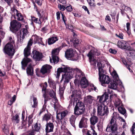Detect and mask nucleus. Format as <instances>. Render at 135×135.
I'll return each instance as SVG.
<instances>
[{
  "label": "nucleus",
  "mask_w": 135,
  "mask_h": 135,
  "mask_svg": "<svg viewBox=\"0 0 135 135\" xmlns=\"http://www.w3.org/2000/svg\"><path fill=\"white\" fill-rule=\"evenodd\" d=\"M75 103L76 105L74 108V114L79 116L84 114L85 108L84 103L81 101H80L77 98H74L73 103L74 105Z\"/></svg>",
  "instance_id": "1"
},
{
  "label": "nucleus",
  "mask_w": 135,
  "mask_h": 135,
  "mask_svg": "<svg viewBox=\"0 0 135 135\" xmlns=\"http://www.w3.org/2000/svg\"><path fill=\"white\" fill-rule=\"evenodd\" d=\"M115 118L112 117L110 123L107 125L106 129V131L108 132H112V133H115L117 130V125L115 120Z\"/></svg>",
  "instance_id": "2"
},
{
  "label": "nucleus",
  "mask_w": 135,
  "mask_h": 135,
  "mask_svg": "<svg viewBox=\"0 0 135 135\" xmlns=\"http://www.w3.org/2000/svg\"><path fill=\"white\" fill-rule=\"evenodd\" d=\"M3 50L5 54L11 57V58H12L15 52V50L14 48L13 45L9 43H8L6 45Z\"/></svg>",
  "instance_id": "3"
},
{
  "label": "nucleus",
  "mask_w": 135,
  "mask_h": 135,
  "mask_svg": "<svg viewBox=\"0 0 135 135\" xmlns=\"http://www.w3.org/2000/svg\"><path fill=\"white\" fill-rule=\"evenodd\" d=\"M70 79V76L69 75H66V74L62 75V79L60 81V83L64 80L63 85L60 86L59 88V91L61 96L63 95L64 90L65 89V86L67 83L69 82V80Z\"/></svg>",
  "instance_id": "4"
},
{
  "label": "nucleus",
  "mask_w": 135,
  "mask_h": 135,
  "mask_svg": "<svg viewBox=\"0 0 135 135\" xmlns=\"http://www.w3.org/2000/svg\"><path fill=\"white\" fill-rule=\"evenodd\" d=\"M109 113L108 108L106 106L103 107L102 105L98 106L97 113L98 115L102 116L104 115L107 116L108 115Z\"/></svg>",
  "instance_id": "5"
},
{
  "label": "nucleus",
  "mask_w": 135,
  "mask_h": 135,
  "mask_svg": "<svg viewBox=\"0 0 135 135\" xmlns=\"http://www.w3.org/2000/svg\"><path fill=\"white\" fill-rule=\"evenodd\" d=\"M118 47L122 49H125L128 51H134L133 49L131 48L129 44L127 41L123 40H120L118 41L117 42Z\"/></svg>",
  "instance_id": "6"
},
{
  "label": "nucleus",
  "mask_w": 135,
  "mask_h": 135,
  "mask_svg": "<svg viewBox=\"0 0 135 135\" xmlns=\"http://www.w3.org/2000/svg\"><path fill=\"white\" fill-rule=\"evenodd\" d=\"M21 27V23L16 20H13L10 22V29L14 33H16Z\"/></svg>",
  "instance_id": "7"
},
{
  "label": "nucleus",
  "mask_w": 135,
  "mask_h": 135,
  "mask_svg": "<svg viewBox=\"0 0 135 135\" xmlns=\"http://www.w3.org/2000/svg\"><path fill=\"white\" fill-rule=\"evenodd\" d=\"M115 106L118 108V110L119 112L121 114L124 115L126 117L127 116V114H126V110L125 109L120 106L122 105V103L121 100L119 99H116L114 103Z\"/></svg>",
  "instance_id": "8"
},
{
  "label": "nucleus",
  "mask_w": 135,
  "mask_h": 135,
  "mask_svg": "<svg viewBox=\"0 0 135 135\" xmlns=\"http://www.w3.org/2000/svg\"><path fill=\"white\" fill-rule=\"evenodd\" d=\"M114 76L115 77V79L113 80H110V83L108 84L109 88L113 89H117L118 83V81L119 77L116 72L113 73Z\"/></svg>",
  "instance_id": "9"
},
{
  "label": "nucleus",
  "mask_w": 135,
  "mask_h": 135,
  "mask_svg": "<svg viewBox=\"0 0 135 135\" xmlns=\"http://www.w3.org/2000/svg\"><path fill=\"white\" fill-rule=\"evenodd\" d=\"M28 53H26V55H25V52H24L25 57L23 59L21 62L22 68L23 70H25V68L27 66L28 64L32 61L31 59L27 57L29 56L30 55V54L29 55Z\"/></svg>",
  "instance_id": "10"
},
{
  "label": "nucleus",
  "mask_w": 135,
  "mask_h": 135,
  "mask_svg": "<svg viewBox=\"0 0 135 135\" xmlns=\"http://www.w3.org/2000/svg\"><path fill=\"white\" fill-rule=\"evenodd\" d=\"M32 55H33V58L36 61H39L42 58L43 56L42 53L38 51L33 50L32 53Z\"/></svg>",
  "instance_id": "11"
},
{
  "label": "nucleus",
  "mask_w": 135,
  "mask_h": 135,
  "mask_svg": "<svg viewBox=\"0 0 135 135\" xmlns=\"http://www.w3.org/2000/svg\"><path fill=\"white\" fill-rule=\"evenodd\" d=\"M52 67L51 66L47 64H46L42 66L41 69L40 73L43 75L46 74H48L51 71V69Z\"/></svg>",
  "instance_id": "12"
},
{
  "label": "nucleus",
  "mask_w": 135,
  "mask_h": 135,
  "mask_svg": "<svg viewBox=\"0 0 135 135\" xmlns=\"http://www.w3.org/2000/svg\"><path fill=\"white\" fill-rule=\"evenodd\" d=\"M45 132L46 133L53 131L54 125L53 123L49 122H47L45 125Z\"/></svg>",
  "instance_id": "13"
},
{
  "label": "nucleus",
  "mask_w": 135,
  "mask_h": 135,
  "mask_svg": "<svg viewBox=\"0 0 135 135\" xmlns=\"http://www.w3.org/2000/svg\"><path fill=\"white\" fill-rule=\"evenodd\" d=\"M28 33V31L26 28H23L21 29L18 33V35H19V37L20 36V42H22L23 39L25 37V36Z\"/></svg>",
  "instance_id": "14"
},
{
  "label": "nucleus",
  "mask_w": 135,
  "mask_h": 135,
  "mask_svg": "<svg viewBox=\"0 0 135 135\" xmlns=\"http://www.w3.org/2000/svg\"><path fill=\"white\" fill-rule=\"evenodd\" d=\"M99 79L100 81L103 84H109L110 80L109 76L105 75L101 76L100 78L99 77Z\"/></svg>",
  "instance_id": "15"
},
{
  "label": "nucleus",
  "mask_w": 135,
  "mask_h": 135,
  "mask_svg": "<svg viewBox=\"0 0 135 135\" xmlns=\"http://www.w3.org/2000/svg\"><path fill=\"white\" fill-rule=\"evenodd\" d=\"M88 119L84 117H82L80 120V121L79 126L80 128H86L87 126V121Z\"/></svg>",
  "instance_id": "16"
},
{
  "label": "nucleus",
  "mask_w": 135,
  "mask_h": 135,
  "mask_svg": "<svg viewBox=\"0 0 135 135\" xmlns=\"http://www.w3.org/2000/svg\"><path fill=\"white\" fill-rule=\"evenodd\" d=\"M33 38L30 39L28 42L27 45V47L25 48L24 50V52H25V55H26V53H29V55L31 54V47L33 44Z\"/></svg>",
  "instance_id": "17"
},
{
  "label": "nucleus",
  "mask_w": 135,
  "mask_h": 135,
  "mask_svg": "<svg viewBox=\"0 0 135 135\" xmlns=\"http://www.w3.org/2000/svg\"><path fill=\"white\" fill-rule=\"evenodd\" d=\"M53 36L47 39V42L49 45H50L53 44L59 40L58 37L54 35Z\"/></svg>",
  "instance_id": "18"
},
{
  "label": "nucleus",
  "mask_w": 135,
  "mask_h": 135,
  "mask_svg": "<svg viewBox=\"0 0 135 135\" xmlns=\"http://www.w3.org/2000/svg\"><path fill=\"white\" fill-rule=\"evenodd\" d=\"M74 54L73 50L71 49H69L67 50L65 52V56L68 59L70 60Z\"/></svg>",
  "instance_id": "19"
},
{
  "label": "nucleus",
  "mask_w": 135,
  "mask_h": 135,
  "mask_svg": "<svg viewBox=\"0 0 135 135\" xmlns=\"http://www.w3.org/2000/svg\"><path fill=\"white\" fill-rule=\"evenodd\" d=\"M55 91L52 89H47L46 92L51 97L56 100H57V99L56 96V93Z\"/></svg>",
  "instance_id": "20"
},
{
  "label": "nucleus",
  "mask_w": 135,
  "mask_h": 135,
  "mask_svg": "<svg viewBox=\"0 0 135 135\" xmlns=\"http://www.w3.org/2000/svg\"><path fill=\"white\" fill-rule=\"evenodd\" d=\"M81 85L83 87L86 88L89 85L88 82L85 77H83L80 81Z\"/></svg>",
  "instance_id": "21"
},
{
  "label": "nucleus",
  "mask_w": 135,
  "mask_h": 135,
  "mask_svg": "<svg viewBox=\"0 0 135 135\" xmlns=\"http://www.w3.org/2000/svg\"><path fill=\"white\" fill-rule=\"evenodd\" d=\"M26 72L28 75H33V68L32 66V64H30L28 66L26 69Z\"/></svg>",
  "instance_id": "22"
},
{
  "label": "nucleus",
  "mask_w": 135,
  "mask_h": 135,
  "mask_svg": "<svg viewBox=\"0 0 135 135\" xmlns=\"http://www.w3.org/2000/svg\"><path fill=\"white\" fill-rule=\"evenodd\" d=\"M81 93L80 90L78 89L77 90H75L73 91L71 96L72 98L74 96L80 97Z\"/></svg>",
  "instance_id": "23"
},
{
  "label": "nucleus",
  "mask_w": 135,
  "mask_h": 135,
  "mask_svg": "<svg viewBox=\"0 0 135 135\" xmlns=\"http://www.w3.org/2000/svg\"><path fill=\"white\" fill-rule=\"evenodd\" d=\"M31 18L32 23L34 22L40 25H41L42 23V21H41V20H40V17H39L38 19L33 16H31Z\"/></svg>",
  "instance_id": "24"
},
{
  "label": "nucleus",
  "mask_w": 135,
  "mask_h": 135,
  "mask_svg": "<svg viewBox=\"0 0 135 135\" xmlns=\"http://www.w3.org/2000/svg\"><path fill=\"white\" fill-rule=\"evenodd\" d=\"M43 13V12H38V15L39 17H40V20H41V19H42V20L41 21H42V22L43 21H44L45 22V21L47 20V15H46L45 14L44 15L43 14L42 15V13Z\"/></svg>",
  "instance_id": "25"
},
{
  "label": "nucleus",
  "mask_w": 135,
  "mask_h": 135,
  "mask_svg": "<svg viewBox=\"0 0 135 135\" xmlns=\"http://www.w3.org/2000/svg\"><path fill=\"white\" fill-rule=\"evenodd\" d=\"M93 97L90 95H88L84 98V101L88 104H91L93 102Z\"/></svg>",
  "instance_id": "26"
},
{
  "label": "nucleus",
  "mask_w": 135,
  "mask_h": 135,
  "mask_svg": "<svg viewBox=\"0 0 135 135\" xmlns=\"http://www.w3.org/2000/svg\"><path fill=\"white\" fill-rule=\"evenodd\" d=\"M98 118L96 116L93 115L90 119L91 124L94 126L98 121Z\"/></svg>",
  "instance_id": "27"
},
{
  "label": "nucleus",
  "mask_w": 135,
  "mask_h": 135,
  "mask_svg": "<svg viewBox=\"0 0 135 135\" xmlns=\"http://www.w3.org/2000/svg\"><path fill=\"white\" fill-rule=\"evenodd\" d=\"M48 83L52 88L56 91V87L55 82L51 79L49 78L48 80Z\"/></svg>",
  "instance_id": "28"
},
{
  "label": "nucleus",
  "mask_w": 135,
  "mask_h": 135,
  "mask_svg": "<svg viewBox=\"0 0 135 135\" xmlns=\"http://www.w3.org/2000/svg\"><path fill=\"white\" fill-rule=\"evenodd\" d=\"M15 10L16 13V16L18 20L23 21L24 18L22 14L21 13H18L19 11L18 10L16 9H15Z\"/></svg>",
  "instance_id": "29"
},
{
  "label": "nucleus",
  "mask_w": 135,
  "mask_h": 135,
  "mask_svg": "<svg viewBox=\"0 0 135 135\" xmlns=\"http://www.w3.org/2000/svg\"><path fill=\"white\" fill-rule=\"evenodd\" d=\"M34 127V129H33V130L32 131H33L35 133V132H38L40 131V130L41 127V126L40 123L38 124L37 123H36L35 124Z\"/></svg>",
  "instance_id": "30"
},
{
  "label": "nucleus",
  "mask_w": 135,
  "mask_h": 135,
  "mask_svg": "<svg viewBox=\"0 0 135 135\" xmlns=\"http://www.w3.org/2000/svg\"><path fill=\"white\" fill-rule=\"evenodd\" d=\"M63 66H64V67L62 68V71L63 72L65 73L64 74H66V75H69L70 76V78L71 79V76L70 75V73H69L70 71H68V70L69 71L70 70V68L68 67L67 66H65V65H63Z\"/></svg>",
  "instance_id": "31"
},
{
  "label": "nucleus",
  "mask_w": 135,
  "mask_h": 135,
  "mask_svg": "<svg viewBox=\"0 0 135 135\" xmlns=\"http://www.w3.org/2000/svg\"><path fill=\"white\" fill-rule=\"evenodd\" d=\"M51 114L50 113L45 114L42 118V121H46L48 122V121L51 119Z\"/></svg>",
  "instance_id": "32"
},
{
  "label": "nucleus",
  "mask_w": 135,
  "mask_h": 135,
  "mask_svg": "<svg viewBox=\"0 0 135 135\" xmlns=\"http://www.w3.org/2000/svg\"><path fill=\"white\" fill-rule=\"evenodd\" d=\"M76 118L75 116L72 115L70 118V124L74 128L76 127L75 123Z\"/></svg>",
  "instance_id": "33"
},
{
  "label": "nucleus",
  "mask_w": 135,
  "mask_h": 135,
  "mask_svg": "<svg viewBox=\"0 0 135 135\" xmlns=\"http://www.w3.org/2000/svg\"><path fill=\"white\" fill-rule=\"evenodd\" d=\"M40 86L42 88V91H44V92H46V91L47 89L46 88L47 86V84L46 82H45L44 83H41L40 85Z\"/></svg>",
  "instance_id": "34"
},
{
  "label": "nucleus",
  "mask_w": 135,
  "mask_h": 135,
  "mask_svg": "<svg viewBox=\"0 0 135 135\" xmlns=\"http://www.w3.org/2000/svg\"><path fill=\"white\" fill-rule=\"evenodd\" d=\"M43 97L44 98V102L45 104L46 102L49 100L51 99V98L49 96V94H47L46 92H44L43 94Z\"/></svg>",
  "instance_id": "35"
},
{
  "label": "nucleus",
  "mask_w": 135,
  "mask_h": 135,
  "mask_svg": "<svg viewBox=\"0 0 135 135\" xmlns=\"http://www.w3.org/2000/svg\"><path fill=\"white\" fill-rule=\"evenodd\" d=\"M33 104L32 105V107L33 108H36L38 105V101L37 98L35 97L34 96L33 97Z\"/></svg>",
  "instance_id": "36"
},
{
  "label": "nucleus",
  "mask_w": 135,
  "mask_h": 135,
  "mask_svg": "<svg viewBox=\"0 0 135 135\" xmlns=\"http://www.w3.org/2000/svg\"><path fill=\"white\" fill-rule=\"evenodd\" d=\"M61 49V47L60 46L58 48H56L53 50L52 51V55H58Z\"/></svg>",
  "instance_id": "37"
},
{
  "label": "nucleus",
  "mask_w": 135,
  "mask_h": 135,
  "mask_svg": "<svg viewBox=\"0 0 135 135\" xmlns=\"http://www.w3.org/2000/svg\"><path fill=\"white\" fill-rule=\"evenodd\" d=\"M33 37H34L33 40L34 44H36L40 40L41 37H40L36 35H33L31 38H33Z\"/></svg>",
  "instance_id": "38"
},
{
  "label": "nucleus",
  "mask_w": 135,
  "mask_h": 135,
  "mask_svg": "<svg viewBox=\"0 0 135 135\" xmlns=\"http://www.w3.org/2000/svg\"><path fill=\"white\" fill-rule=\"evenodd\" d=\"M86 135H97V133L92 128L90 130H88L86 133Z\"/></svg>",
  "instance_id": "39"
},
{
  "label": "nucleus",
  "mask_w": 135,
  "mask_h": 135,
  "mask_svg": "<svg viewBox=\"0 0 135 135\" xmlns=\"http://www.w3.org/2000/svg\"><path fill=\"white\" fill-rule=\"evenodd\" d=\"M97 100H98V102L101 103H103L105 102L104 101V95L103 94L102 96H97Z\"/></svg>",
  "instance_id": "40"
},
{
  "label": "nucleus",
  "mask_w": 135,
  "mask_h": 135,
  "mask_svg": "<svg viewBox=\"0 0 135 135\" xmlns=\"http://www.w3.org/2000/svg\"><path fill=\"white\" fill-rule=\"evenodd\" d=\"M11 119L13 121V120L15 121L16 123H18L20 122L19 116L17 114H16L15 116H13L11 118Z\"/></svg>",
  "instance_id": "41"
},
{
  "label": "nucleus",
  "mask_w": 135,
  "mask_h": 135,
  "mask_svg": "<svg viewBox=\"0 0 135 135\" xmlns=\"http://www.w3.org/2000/svg\"><path fill=\"white\" fill-rule=\"evenodd\" d=\"M99 76L100 78L101 76L105 75V71L102 68H99L98 69Z\"/></svg>",
  "instance_id": "42"
},
{
  "label": "nucleus",
  "mask_w": 135,
  "mask_h": 135,
  "mask_svg": "<svg viewBox=\"0 0 135 135\" xmlns=\"http://www.w3.org/2000/svg\"><path fill=\"white\" fill-rule=\"evenodd\" d=\"M89 5L91 6L95 7L96 5L95 0H87Z\"/></svg>",
  "instance_id": "43"
},
{
  "label": "nucleus",
  "mask_w": 135,
  "mask_h": 135,
  "mask_svg": "<svg viewBox=\"0 0 135 135\" xmlns=\"http://www.w3.org/2000/svg\"><path fill=\"white\" fill-rule=\"evenodd\" d=\"M52 59L53 62L54 63H57L59 60V58L58 57L55 55H52Z\"/></svg>",
  "instance_id": "44"
},
{
  "label": "nucleus",
  "mask_w": 135,
  "mask_h": 135,
  "mask_svg": "<svg viewBox=\"0 0 135 135\" xmlns=\"http://www.w3.org/2000/svg\"><path fill=\"white\" fill-rule=\"evenodd\" d=\"M73 43L74 46H77L78 44L80 43V41L77 38H74V39Z\"/></svg>",
  "instance_id": "45"
},
{
  "label": "nucleus",
  "mask_w": 135,
  "mask_h": 135,
  "mask_svg": "<svg viewBox=\"0 0 135 135\" xmlns=\"http://www.w3.org/2000/svg\"><path fill=\"white\" fill-rule=\"evenodd\" d=\"M79 57V56L78 54H74L73 56L72 57L70 60L73 61H76L78 60Z\"/></svg>",
  "instance_id": "46"
},
{
  "label": "nucleus",
  "mask_w": 135,
  "mask_h": 135,
  "mask_svg": "<svg viewBox=\"0 0 135 135\" xmlns=\"http://www.w3.org/2000/svg\"><path fill=\"white\" fill-rule=\"evenodd\" d=\"M122 8H123L124 7V10L126 11H128L129 9V11L131 13H132V11L131 8L129 7H127V6H125V5H124L122 6Z\"/></svg>",
  "instance_id": "47"
},
{
  "label": "nucleus",
  "mask_w": 135,
  "mask_h": 135,
  "mask_svg": "<svg viewBox=\"0 0 135 135\" xmlns=\"http://www.w3.org/2000/svg\"><path fill=\"white\" fill-rule=\"evenodd\" d=\"M67 11L68 12H71L73 10V8L72 6L70 4L69 6L66 7Z\"/></svg>",
  "instance_id": "48"
},
{
  "label": "nucleus",
  "mask_w": 135,
  "mask_h": 135,
  "mask_svg": "<svg viewBox=\"0 0 135 135\" xmlns=\"http://www.w3.org/2000/svg\"><path fill=\"white\" fill-rule=\"evenodd\" d=\"M61 13L62 16V20L65 25H66V22L67 21V19L66 17L65 16L64 13H62L61 12Z\"/></svg>",
  "instance_id": "49"
},
{
  "label": "nucleus",
  "mask_w": 135,
  "mask_h": 135,
  "mask_svg": "<svg viewBox=\"0 0 135 135\" xmlns=\"http://www.w3.org/2000/svg\"><path fill=\"white\" fill-rule=\"evenodd\" d=\"M58 7L61 11H64L66 9V7L63 5L60 4L58 5Z\"/></svg>",
  "instance_id": "50"
},
{
  "label": "nucleus",
  "mask_w": 135,
  "mask_h": 135,
  "mask_svg": "<svg viewBox=\"0 0 135 135\" xmlns=\"http://www.w3.org/2000/svg\"><path fill=\"white\" fill-rule=\"evenodd\" d=\"M88 54H89L90 56H91V55L93 56L96 55V52L94 50H91L90 51Z\"/></svg>",
  "instance_id": "51"
},
{
  "label": "nucleus",
  "mask_w": 135,
  "mask_h": 135,
  "mask_svg": "<svg viewBox=\"0 0 135 135\" xmlns=\"http://www.w3.org/2000/svg\"><path fill=\"white\" fill-rule=\"evenodd\" d=\"M84 75V73H81V74H76L75 76V78H76L78 79H80L81 77V76H83Z\"/></svg>",
  "instance_id": "52"
},
{
  "label": "nucleus",
  "mask_w": 135,
  "mask_h": 135,
  "mask_svg": "<svg viewBox=\"0 0 135 135\" xmlns=\"http://www.w3.org/2000/svg\"><path fill=\"white\" fill-rule=\"evenodd\" d=\"M61 118H64V117L66 115L67 113L65 111H63L60 113Z\"/></svg>",
  "instance_id": "53"
},
{
  "label": "nucleus",
  "mask_w": 135,
  "mask_h": 135,
  "mask_svg": "<svg viewBox=\"0 0 135 135\" xmlns=\"http://www.w3.org/2000/svg\"><path fill=\"white\" fill-rule=\"evenodd\" d=\"M66 120H65V119L64 118H61L60 121L61 122V123L62 126L65 125L66 124Z\"/></svg>",
  "instance_id": "54"
},
{
  "label": "nucleus",
  "mask_w": 135,
  "mask_h": 135,
  "mask_svg": "<svg viewBox=\"0 0 135 135\" xmlns=\"http://www.w3.org/2000/svg\"><path fill=\"white\" fill-rule=\"evenodd\" d=\"M34 8L35 9H36V11L37 12V15L38 14V12H43L44 11L43 10H40V11L38 10L37 6L35 3L34 4Z\"/></svg>",
  "instance_id": "55"
},
{
  "label": "nucleus",
  "mask_w": 135,
  "mask_h": 135,
  "mask_svg": "<svg viewBox=\"0 0 135 135\" xmlns=\"http://www.w3.org/2000/svg\"><path fill=\"white\" fill-rule=\"evenodd\" d=\"M109 52L111 54H115L116 53L117 51L116 50L110 49L109 50Z\"/></svg>",
  "instance_id": "56"
},
{
  "label": "nucleus",
  "mask_w": 135,
  "mask_h": 135,
  "mask_svg": "<svg viewBox=\"0 0 135 135\" xmlns=\"http://www.w3.org/2000/svg\"><path fill=\"white\" fill-rule=\"evenodd\" d=\"M115 35L121 39H123V35L122 33H119L118 35L116 34Z\"/></svg>",
  "instance_id": "57"
},
{
  "label": "nucleus",
  "mask_w": 135,
  "mask_h": 135,
  "mask_svg": "<svg viewBox=\"0 0 135 135\" xmlns=\"http://www.w3.org/2000/svg\"><path fill=\"white\" fill-rule=\"evenodd\" d=\"M75 70H76V74H81V73H83L78 68H76V69H75Z\"/></svg>",
  "instance_id": "58"
},
{
  "label": "nucleus",
  "mask_w": 135,
  "mask_h": 135,
  "mask_svg": "<svg viewBox=\"0 0 135 135\" xmlns=\"http://www.w3.org/2000/svg\"><path fill=\"white\" fill-rule=\"evenodd\" d=\"M135 123H134L133 124L132 127L131 128V131L132 133V134H134L135 133V132H134V129L135 128Z\"/></svg>",
  "instance_id": "59"
},
{
  "label": "nucleus",
  "mask_w": 135,
  "mask_h": 135,
  "mask_svg": "<svg viewBox=\"0 0 135 135\" xmlns=\"http://www.w3.org/2000/svg\"><path fill=\"white\" fill-rule=\"evenodd\" d=\"M104 101H106L109 97V94L106 92H105L104 94Z\"/></svg>",
  "instance_id": "60"
},
{
  "label": "nucleus",
  "mask_w": 135,
  "mask_h": 135,
  "mask_svg": "<svg viewBox=\"0 0 135 135\" xmlns=\"http://www.w3.org/2000/svg\"><path fill=\"white\" fill-rule=\"evenodd\" d=\"M9 40L10 41L8 43H9L10 44H12V45L14 44L15 41L14 40H13L12 38L10 36L9 37Z\"/></svg>",
  "instance_id": "61"
},
{
  "label": "nucleus",
  "mask_w": 135,
  "mask_h": 135,
  "mask_svg": "<svg viewBox=\"0 0 135 135\" xmlns=\"http://www.w3.org/2000/svg\"><path fill=\"white\" fill-rule=\"evenodd\" d=\"M82 8L84 9L85 11H86L87 12V13L89 15L90 14V12L87 8V7L85 6H83L82 7Z\"/></svg>",
  "instance_id": "62"
},
{
  "label": "nucleus",
  "mask_w": 135,
  "mask_h": 135,
  "mask_svg": "<svg viewBox=\"0 0 135 135\" xmlns=\"http://www.w3.org/2000/svg\"><path fill=\"white\" fill-rule=\"evenodd\" d=\"M33 120L32 119H28V127H29L30 126H31L32 124L33 123Z\"/></svg>",
  "instance_id": "63"
},
{
  "label": "nucleus",
  "mask_w": 135,
  "mask_h": 135,
  "mask_svg": "<svg viewBox=\"0 0 135 135\" xmlns=\"http://www.w3.org/2000/svg\"><path fill=\"white\" fill-rule=\"evenodd\" d=\"M35 2L39 6H41L42 5V3L41 0H36Z\"/></svg>",
  "instance_id": "64"
}]
</instances>
